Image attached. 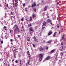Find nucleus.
I'll list each match as a JSON object with an SVG mask.
<instances>
[{
	"mask_svg": "<svg viewBox=\"0 0 66 66\" xmlns=\"http://www.w3.org/2000/svg\"><path fill=\"white\" fill-rule=\"evenodd\" d=\"M14 28L15 32H17V31H18V32H19L20 31L19 29V28H18V27L17 26V25L16 24L14 26Z\"/></svg>",
	"mask_w": 66,
	"mask_h": 66,
	"instance_id": "nucleus-1",
	"label": "nucleus"
},
{
	"mask_svg": "<svg viewBox=\"0 0 66 66\" xmlns=\"http://www.w3.org/2000/svg\"><path fill=\"white\" fill-rule=\"evenodd\" d=\"M29 32L31 35H32L33 33V32H34V30L33 29V28L32 27H30L29 30Z\"/></svg>",
	"mask_w": 66,
	"mask_h": 66,
	"instance_id": "nucleus-2",
	"label": "nucleus"
},
{
	"mask_svg": "<svg viewBox=\"0 0 66 66\" xmlns=\"http://www.w3.org/2000/svg\"><path fill=\"white\" fill-rule=\"evenodd\" d=\"M42 59H43V55L41 54H39V61H42Z\"/></svg>",
	"mask_w": 66,
	"mask_h": 66,
	"instance_id": "nucleus-3",
	"label": "nucleus"
},
{
	"mask_svg": "<svg viewBox=\"0 0 66 66\" xmlns=\"http://www.w3.org/2000/svg\"><path fill=\"white\" fill-rule=\"evenodd\" d=\"M34 39L35 42H37V39L36 38V37L35 36L34 37Z\"/></svg>",
	"mask_w": 66,
	"mask_h": 66,
	"instance_id": "nucleus-4",
	"label": "nucleus"
},
{
	"mask_svg": "<svg viewBox=\"0 0 66 66\" xmlns=\"http://www.w3.org/2000/svg\"><path fill=\"white\" fill-rule=\"evenodd\" d=\"M46 23L45 22V21H44L43 24V25L42 27H45V26H46Z\"/></svg>",
	"mask_w": 66,
	"mask_h": 66,
	"instance_id": "nucleus-5",
	"label": "nucleus"
},
{
	"mask_svg": "<svg viewBox=\"0 0 66 66\" xmlns=\"http://www.w3.org/2000/svg\"><path fill=\"white\" fill-rule=\"evenodd\" d=\"M40 51H42L44 50V48H42V46H40V48H39Z\"/></svg>",
	"mask_w": 66,
	"mask_h": 66,
	"instance_id": "nucleus-6",
	"label": "nucleus"
},
{
	"mask_svg": "<svg viewBox=\"0 0 66 66\" xmlns=\"http://www.w3.org/2000/svg\"><path fill=\"white\" fill-rule=\"evenodd\" d=\"M51 58V57H50V56H48L46 58V60H49V59H50Z\"/></svg>",
	"mask_w": 66,
	"mask_h": 66,
	"instance_id": "nucleus-7",
	"label": "nucleus"
},
{
	"mask_svg": "<svg viewBox=\"0 0 66 66\" xmlns=\"http://www.w3.org/2000/svg\"><path fill=\"white\" fill-rule=\"evenodd\" d=\"M27 54L28 55H29V57H30V56H31L30 55V53L29 51H28L27 52Z\"/></svg>",
	"mask_w": 66,
	"mask_h": 66,
	"instance_id": "nucleus-8",
	"label": "nucleus"
},
{
	"mask_svg": "<svg viewBox=\"0 0 66 66\" xmlns=\"http://www.w3.org/2000/svg\"><path fill=\"white\" fill-rule=\"evenodd\" d=\"M27 40L28 42H29V41H30V38H29V37H27Z\"/></svg>",
	"mask_w": 66,
	"mask_h": 66,
	"instance_id": "nucleus-9",
	"label": "nucleus"
},
{
	"mask_svg": "<svg viewBox=\"0 0 66 66\" xmlns=\"http://www.w3.org/2000/svg\"><path fill=\"white\" fill-rule=\"evenodd\" d=\"M30 20L31 21H32V17L31 16H30Z\"/></svg>",
	"mask_w": 66,
	"mask_h": 66,
	"instance_id": "nucleus-10",
	"label": "nucleus"
},
{
	"mask_svg": "<svg viewBox=\"0 0 66 66\" xmlns=\"http://www.w3.org/2000/svg\"><path fill=\"white\" fill-rule=\"evenodd\" d=\"M55 51V49H54L52 50V51H51V52H50L51 53H53V52Z\"/></svg>",
	"mask_w": 66,
	"mask_h": 66,
	"instance_id": "nucleus-11",
	"label": "nucleus"
},
{
	"mask_svg": "<svg viewBox=\"0 0 66 66\" xmlns=\"http://www.w3.org/2000/svg\"><path fill=\"white\" fill-rule=\"evenodd\" d=\"M35 17H36V15H35L34 14H32V18H35Z\"/></svg>",
	"mask_w": 66,
	"mask_h": 66,
	"instance_id": "nucleus-12",
	"label": "nucleus"
},
{
	"mask_svg": "<svg viewBox=\"0 0 66 66\" xmlns=\"http://www.w3.org/2000/svg\"><path fill=\"white\" fill-rule=\"evenodd\" d=\"M52 32L51 31H50L48 33V35H51V34H52Z\"/></svg>",
	"mask_w": 66,
	"mask_h": 66,
	"instance_id": "nucleus-13",
	"label": "nucleus"
},
{
	"mask_svg": "<svg viewBox=\"0 0 66 66\" xmlns=\"http://www.w3.org/2000/svg\"><path fill=\"white\" fill-rule=\"evenodd\" d=\"M33 10L35 12H36V8H34L33 9Z\"/></svg>",
	"mask_w": 66,
	"mask_h": 66,
	"instance_id": "nucleus-14",
	"label": "nucleus"
},
{
	"mask_svg": "<svg viewBox=\"0 0 66 66\" xmlns=\"http://www.w3.org/2000/svg\"><path fill=\"white\" fill-rule=\"evenodd\" d=\"M51 42H52V40H50L49 41H48L46 43H51Z\"/></svg>",
	"mask_w": 66,
	"mask_h": 66,
	"instance_id": "nucleus-15",
	"label": "nucleus"
},
{
	"mask_svg": "<svg viewBox=\"0 0 66 66\" xmlns=\"http://www.w3.org/2000/svg\"><path fill=\"white\" fill-rule=\"evenodd\" d=\"M64 36H65V35H63V36H62V39H64Z\"/></svg>",
	"mask_w": 66,
	"mask_h": 66,
	"instance_id": "nucleus-16",
	"label": "nucleus"
},
{
	"mask_svg": "<svg viewBox=\"0 0 66 66\" xmlns=\"http://www.w3.org/2000/svg\"><path fill=\"white\" fill-rule=\"evenodd\" d=\"M47 21L48 22H51V20H50L49 19H48L47 20Z\"/></svg>",
	"mask_w": 66,
	"mask_h": 66,
	"instance_id": "nucleus-17",
	"label": "nucleus"
},
{
	"mask_svg": "<svg viewBox=\"0 0 66 66\" xmlns=\"http://www.w3.org/2000/svg\"><path fill=\"white\" fill-rule=\"evenodd\" d=\"M47 6H46L44 8V11H46V10L47 9Z\"/></svg>",
	"mask_w": 66,
	"mask_h": 66,
	"instance_id": "nucleus-18",
	"label": "nucleus"
},
{
	"mask_svg": "<svg viewBox=\"0 0 66 66\" xmlns=\"http://www.w3.org/2000/svg\"><path fill=\"white\" fill-rule=\"evenodd\" d=\"M20 66H21V61L20 62Z\"/></svg>",
	"mask_w": 66,
	"mask_h": 66,
	"instance_id": "nucleus-19",
	"label": "nucleus"
},
{
	"mask_svg": "<svg viewBox=\"0 0 66 66\" xmlns=\"http://www.w3.org/2000/svg\"><path fill=\"white\" fill-rule=\"evenodd\" d=\"M56 32H55V33H54V36H55V35H56Z\"/></svg>",
	"mask_w": 66,
	"mask_h": 66,
	"instance_id": "nucleus-20",
	"label": "nucleus"
},
{
	"mask_svg": "<svg viewBox=\"0 0 66 66\" xmlns=\"http://www.w3.org/2000/svg\"><path fill=\"white\" fill-rule=\"evenodd\" d=\"M29 63H30V61L28 60V61L27 63L28 64V65H30V64Z\"/></svg>",
	"mask_w": 66,
	"mask_h": 66,
	"instance_id": "nucleus-21",
	"label": "nucleus"
},
{
	"mask_svg": "<svg viewBox=\"0 0 66 66\" xmlns=\"http://www.w3.org/2000/svg\"><path fill=\"white\" fill-rule=\"evenodd\" d=\"M63 52L61 53L60 55H61V56H62V55H63Z\"/></svg>",
	"mask_w": 66,
	"mask_h": 66,
	"instance_id": "nucleus-22",
	"label": "nucleus"
},
{
	"mask_svg": "<svg viewBox=\"0 0 66 66\" xmlns=\"http://www.w3.org/2000/svg\"><path fill=\"white\" fill-rule=\"evenodd\" d=\"M18 37L19 39H20V35H18Z\"/></svg>",
	"mask_w": 66,
	"mask_h": 66,
	"instance_id": "nucleus-23",
	"label": "nucleus"
},
{
	"mask_svg": "<svg viewBox=\"0 0 66 66\" xmlns=\"http://www.w3.org/2000/svg\"><path fill=\"white\" fill-rule=\"evenodd\" d=\"M61 49H64V48L63 47V46H61Z\"/></svg>",
	"mask_w": 66,
	"mask_h": 66,
	"instance_id": "nucleus-24",
	"label": "nucleus"
},
{
	"mask_svg": "<svg viewBox=\"0 0 66 66\" xmlns=\"http://www.w3.org/2000/svg\"><path fill=\"white\" fill-rule=\"evenodd\" d=\"M34 6H36V3H34Z\"/></svg>",
	"mask_w": 66,
	"mask_h": 66,
	"instance_id": "nucleus-25",
	"label": "nucleus"
},
{
	"mask_svg": "<svg viewBox=\"0 0 66 66\" xmlns=\"http://www.w3.org/2000/svg\"><path fill=\"white\" fill-rule=\"evenodd\" d=\"M32 45L34 47H35V45L34 44H32Z\"/></svg>",
	"mask_w": 66,
	"mask_h": 66,
	"instance_id": "nucleus-26",
	"label": "nucleus"
},
{
	"mask_svg": "<svg viewBox=\"0 0 66 66\" xmlns=\"http://www.w3.org/2000/svg\"><path fill=\"white\" fill-rule=\"evenodd\" d=\"M13 6H15V4L14 3H13Z\"/></svg>",
	"mask_w": 66,
	"mask_h": 66,
	"instance_id": "nucleus-27",
	"label": "nucleus"
},
{
	"mask_svg": "<svg viewBox=\"0 0 66 66\" xmlns=\"http://www.w3.org/2000/svg\"><path fill=\"white\" fill-rule=\"evenodd\" d=\"M15 62L16 63H18V61L17 60H16L15 61Z\"/></svg>",
	"mask_w": 66,
	"mask_h": 66,
	"instance_id": "nucleus-28",
	"label": "nucleus"
},
{
	"mask_svg": "<svg viewBox=\"0 0 66 66\" xmlns=\"http://www.w3.org/2000/svg\"><path fill=\"white\" fill-rule=\"evenodd\" d=\"M63 42H61V45L63 46Z\"/></svg>",
	"mask_w": 66,
	"mask_h": 66,
	"instance_id": "nucleus-29",
	"label": "nucleus"
},
{
	"mask_svg": "<svg viewBox=\"0 0 66 66\" xmlns=\"http://www.w3.org/2000/svg\"><path fill=\"white\" fill-rule=\"evenodd\" d=\"M21 20L22 21H23V18H22Z\"/></svg>",
	"mask_w": 66,
	"mask_h": 66,
	"instance_id": "nucleus-30",
	"label": "nucleus"
},
{
	"mask_svg": "<svg viewBox=\"0 0 66 66\" xmlns=\"http://www.w3.org/2000/svg\"><path fill=\"white\" fill-rule=\"evenodd\" d=\"M14 59H13L12 60V62H14Z\"/></svg>",
	"mask_w": 66,
	"mask_h": 66,
	"instance_id": "nucleus-31",
	"label": "nucleus"
},
{
	"mask_svg": "<svg viewBox=\"0 0 66 66\" xmlns=\"http://www.w3.org/2000/svg\"><path fill=\"white\" fill-rule=\"evenodd\" d=\"M25 9H26L25 11H28V10L26 9H27V8H25Z\"/></svg>",
	"mask_w": 66,
	"mask_h": 66,
	"instance_id": "nucleus-32",
	"label": "nucleus"
},
{
	"mask_svg": "<svg viewBox=\"0 0 66 66\" xmlns=\"http://www.w3.org/2000/svg\"><path fill=\"white\" fill-rule=\"evenodd\" d=\"M1 44H3V40L1 41Z\"/></svg>",
	"mask_w": 66,
	"mask_h": 66,
	"instance_id": "nucleus-33",
	"label": "nucleus"
},
{
	"mask_svg": "<svg viewBox=\"0 0 66 66\" xmlns=\"http://www.w3.org/2000/svg\"><path fill=\"white\" fill-rule=\"evenodd\" d=\"M10 41H11V42H13V39H11Z\"/></svg>",
	"mask_w": 66,
	"mask_h": 66,
	"instance_id": "nucleus-34",
	"label": "nucleus"
},
{
	"mask_svg": "<svg viewBox=\"0 0 66 66\" xmlns=\"http://www.w3.org/2000/svg\"><path fill=\"white\" fill-rule=\"evenodd\" d=\"M32 7H34V4H32Z\"/></svg>",
	"mask_w": 66,
	"mask_h": 66,
	"instance_id": "nucleus-35",
	"label": "nucleus"
},
{
	"mask_svg": "<svg viewBox=\"0 0 66 66\" xmlns=\"http://www.w3.org/2000/svg\"><path fill=\"white\" fill-rule=\"evenodd\" d=\"M11 14L12 15H13V12H11Z\"/></svg>",
	"mask_w": 66,
	"mask_h": 66,
	"instance_id": "nucleus-36",
	"label": "nucleus"
},
{
	"mask_svg": "<svg viewBox=\"0 0 66 66\" xmlns=\"http://www.w3.org/2000/svg\"><path fill=\"white\" fill-rule=\"evenodd\" d=\"M15 58H16V54H15L14 55Z\"/></svg>",
	"mask_w": 66,
	"mask_h": 66,
	"instance_id": "nucleus-37",
	"label": "nucleus"
},
{
	"mask_svg": "<svg viewBox=\"0 0 66 66\" xmlns=\"http://www.w3.org/2000/svg\"><path fill=\"white\" fill-rule=\"evenodd\" d=\"M45 28V27H43L42 28V29H44V28Z\"/></svg>",
	"mask_w": 66,
	"mask_h": 66,
	"instance_id": "nucleus-38",
	"label": "nucleus"
},
{
	"mask_svg": "<svg viewBox=\"0 0 66 66\" xmlns=\"http://www.w3.org/2000/svg\"><path fill=\"white\" fill-rule=\"evenodd\" d=\"M45 40H44L43 41V43H45Z\"/></svg>",
	"mask_w": 66,
	"mask_h": 66,
	"instance_id": "nucleus-39",
	"label": "nucleus"
},
{
	"mask_svg": "<svg viewBox=\"0 0 66 66\" xmlns=\"http://www.w3.org/2000/svg\"><path fill=\"white\" fill-rule=\"evenodd\" d=\"M57 28H59V24H57Z\"/></svg>",
	"mask_w": 66,
	"mask_h": 66,
	"instance_id": "nucleus-40",
	"label": "nucleus"
},
{
	"mask_svg": "<svg viewBox=\"0 0 66 66\" xmlns=\"http://www.w3.org/2000/svg\"><path fill=\"white\" fill-rule=\"evenodd\" d=\"M8 6H9V5H8V4H7L6 5L7 7H8Z\"/></svg>",
	"mask_w": 66,
	"mask_h": 66,
	"instance_id": "nucleus-41",
	"label": "nucleus"
},
{
	"mask_svg": "<svg viewBox=\"0 0 66 66\" xmlns=\"http://www.w3.org/2000/svg\"><path fill=\"white\" fill-rule=\"evenodd\" d=\"M25 6V4H23V6Z\"/></svg>",
	"mask_w": 66,
	"mask_h": 66,
	"instance_id": "nucleus-42",
	"label": "nucleus"
},
{
	"mask_svg": "<svg viewBox=\"0 0 66 66\" xmlns=\"http://www.w3.org/2000/svg\"><path fill=\"white\" fill-rule=\"evenodd\" d=\"M46 49H48V47H47L46 48Z\"/></svg>",
	"mask_w": 66,
	"mask_h": 66,
	"instance_id": "nucleus-43",
	"label": "nucleus"
},
{
	"mask_svg": "<svg viewBox=\"0 0 66 66\" xmlns=\"http://www.w3.org/2000/svg\"><path fill=\"white\" fill-rule=\"evenodd\" d=\"M11 8V7H9V9H10Z\"/></svg>",
	"mask_w": 66,
	"mask_h": 66,
	"instance_id": "nucleus-44",
	"label": "nucleus"
},
{
	"mask_svg": "<svg viewBox=\"0 0 66 66\" xmlns=\"http://www.w3.org/2000/svg\"><path fill=\"white\" fill-rule=\"evenodd\" d=\"M59 34L61 33V31H59Z\"/></svg>",
	"mask_w": 66,
	"mask_h": 66,
	"instance_id": "nucleus-45",
	"label": "nucleus"
},
{
	"mask_svg": "<svg viewBox=\"0 0 66 66\" xmlns=\"http://www.w3.org/2000/svg\"><path fill=\"white\" fill-rule=\"evenodd\" d=\"M47 18H49V16H48L47 17Z\"/></svg>",
	"mask_w": 66,
	"mask_h": 66,
	"instance_id": "nucleus-46",
	"label": "nucleus"
},
{
	"mask_svg": "<svg viewBox=\"0 0 66 66\" xmlns=\"http://www.w3.org/2000/svg\"><path fill=\"white\" fill-rule=\"evenodd\" d=\"M60 51H63V50L62 49H61L60 50Z\"/></svg>",
	"mask_w": 66,
	"mask_h": 66,
	"instance_id": "nucleus-47",
	"label": "nucleus"
},
{
	"mask_svg": "<svg viewBox=\"0 0 66 66\" xmlns=\"http://www.w3.org/2000/svg\"><path fill=\"white\" fill-rule=\"evenodd\" d=\"M8 66H10V64L9 63L8 64Z\"/></svg>",
	"mask_w": 66,
	"mask_h": 66,
	"instance_id": "nucleus-48",
	"label": "nucleus"
},
{
	"mask_svg": "<svg viewBox=\"0 0 66 66\" xmlns=\"http://www.w3.org/2000/svg\"><path fill=\"white\" fill-rule=\"evenodd\" d=\"M48 15H49V14L48 13H47L46 14L47 16H48Z\"/></svg>",
	"mask_w": 66,
	"mask_h": 66,
	"instance_id": "nucleus-49",
	"label": "nucleus"
},
{
	"mask_svg": "<svg viewBox=\"0 0 66 66\" xmlns=\"http://www.w3.org/2000/svg\"><path fill=\"white\" fill-rule=\"evenodd\" d=\"M12 1H13V3H14V0H13Z\"/></svg>",
	"mask_w": 66,
	"mask_h": 66,
	"instance_id": "nucleus-50",
	"label": "nucleus"
},
{
	"mask_svg": "<svg viewBox=\"0 0 66 66\" xmlns=\"http://www.w3.org/2000/svg\"><path fill=\"white\" fill-rule=\"evenodd\" d=\"M15 3H16L17 2V1L16 0H15Z\"/></svg>",
	"mask_w": 66,
	"mask_h": 66,
	"instance_id": "nucleus-51",
	"label": "nucleus"
},
{
	"mask_svg": "<svg viewBox=\"0 0 66 66\" xmlns=\"http://www.w3.org/2000/svg\"><path fill=\"white\" fill-rule=\"evenodd\" d=\"M4 29H6V27L5 26L4 27Z\"/></svg>",
	"mask_w": 66,
	"mask_h": 66,
	"instance_id": "nucleus-52",
	"label": "nucleus"
},
{
	"mask_svg": "<svg viewBox=\"0 0 66 66\" xmlns=\"http://www.w3.org/2000/svg\"><path fill=\"white\" fill-rule=\"evenodd\" d=\"M12 31V30H10V33H11V31Z\"/></svg>",
	"mask_w": 66,
	"mask_h": 66,
	"instance_id": "nucleus-53",
	"label": "nucleus"
},
{
	"mask_svg": "<svg viewBox=\"0 0 66 66\" xmlns=\"http://www.w3.org/2000/svg\"><path fill=\"white\" fill-rule=\"evenodd\" d=\"M29 26H30V27H31V24H30V25Z\"/></svg>",
	"mask_w": 66,
	"mask_h": 66,
	"instance_id": "nucleus-54",
	"label": "nucleus"
},
{
	"mask_svg": "<svg viewBox=\"0 0 66 66\" xmlns=\"http://www.w3.org/2000/svg\"><path fill=\"white\" fill-rule=\"evenodd\" d=\"M57 55H56V57H57Z\"/></svg>",
	"mask_w": 66,
	"mask_h": 66,
	"instance_id": "nucleus-55",
	"label": "nucleus"
},
{
	"mask_svg": "<svg viewBox=\"0 0 66 66\" xmlns=\"http://www.w3.org/2000/svg\"><path fill=\"white\" fill-rule=\"evenodd\" d=\"M15 7H17V5H15Z\"/></svg>",
	"mask_w": 66,
	"mask_h": 66,
	"instance_id": "nucleus-56",
	"label": "nucleus"
},
{
	"mask_svg": "<svg viewBox=\"0 0 66 66\" xmlns=\"http://www.w3.org/2000/svg\"><path fill=\"white\" fill-rule=\"evenodd\" d=\"M22 28H23V26H22Z\"/></svg>",
	"mask_w": 66,
	"mask_h": 66,
	"instance_id": "nucleus-57",
	"label": "nucleus"
},
{
	"mask_svg": "<svg viewBox=\"0 0 66 66\" xmlns=\"http://www.w3.org/2000/svg\"><path fill=\"white\" fill-rule=\"evenodd\" d=\"M15 48H16V47H13V48H14V49H15Z\"/></svg>",
	"mask_w": 66,
	"mask_h": 66,
	"instance_id": "nucleus-58",
	"label": "nucleus"
},
{
	"mask_svg": "<svg viewBox=\"0 0 66 66\" xmlns=\"http://www.w3.org/2000/svg\"><path fill=\"white\" fill-rule=\"evenodd\" d=\"M51 24H53H53H52V22H51Z\"/></svg>",
	"mask_w": 66,
	"mask_h": 66,
	"instance_id": "nucleus-59",
	"label": "nucleus"
},
{
	"mask_svg": "<svg viewBox=\"0 0 66 66\" xmlns=\"http://www.w3.org/2000/svg\"><path fill=\"white\" fill-rule=\"evenodd\" d=\"M57 4H59V2H57Z\"/></svg>",
	"mask_w": 66,
	"mask_h": 66,
	"instance_id": "nucleus-60",
	"label": "nucleus"
},
{
	"mask_svg": "<svg viewBox=\"0 0 66 66\" xmlns=\"http://www.w3.org/2000/svg\"><path fill=\"white\" fill-rule=\"evenodd\" d=\"M15 5H16V4H17V3H15Z\"/></svg>",
	"mask_w": 66,
	"mask_h": 66,
	"instance_id": "nucleus-61",
	"label": "nucleus"
},
{
	"mask_svg": "<svg viewBox=\"0 0 66 66\" xmlns=\"http://www.w3.org/2000/svg\"><path fill=\"white\" fill-rule=\"evenodd\" d=\"M22 29H23V31H24V28H23Z\"/></svg>",
	"mask_w": 66,
	"mask_h": 66,
	"instance_id": "nucleus-62",
	"label": "nucleus"
},
{
	"mask_svg": "<svg viewBox=\"0 0 66 66\" xmlns=\"http://www.w3.org/2000/svg\"><path fill=\"white\" fill-rule=\"evenodd\" d=\"M42 2H43V3H44V1H42Z\"/></svg>",
	"mask_w": 66,
	"mask_h": 66,
	"instance_id": "nucleus-63",
	"label": "nucleus"
},
{
	"mask_svg": "<svg viewBox=\"0 0 66 66\" xmlns=\"http://www.w3.org/2000/svg\"><path fill=\"white\" fill-rule=\"evenodd\" d=\"M16 50L15 49V50H14V51H16Z\"/></svg>",
	"mask_w": 66,
	"mask_h": 66,
	"instance_id": "nucleus-64",
	"label": "nucleus"
}]
</instances>
